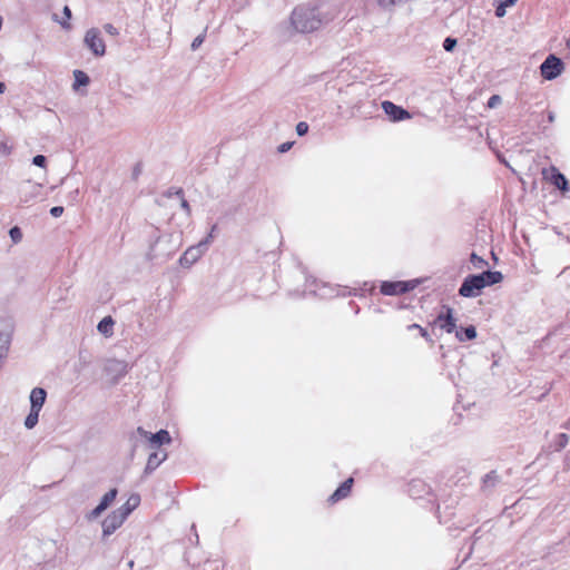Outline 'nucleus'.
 I'll list each match as a JSON object with an SVG mask.
<instances>
[{"instance_id": "1", "label": "nucleus", "mask_w": 570, "mask_h": 570, "mask_svg": "<svg viewBox=\"0 0 570 570\" xmlns=\"http://www.w3.org/2000/svg\"><path fill=\"white\" fill-rule=\"evenodd\" d=\"M323 23V17L316 8L299 6L295 8L291 16V27L295 32H313Z\"/></svg>"}, {"instance_id": "2", "label": "nucleus", "mask_w": 570, "mask_h": 570, "mask_svg": "<svg viewBox=\"0 0 570 570\" xmlns=\"http://www.w3.org/2000/svg\"><path fill=\"white\" fill-rule=\"evenodd\" d=\"M499 282V272H484L479 275H469L462 283L459 294L464 297L478 296L488 285Z\"/></svg>"}, {"instance_id": "3", "label": "nucleus", "mask_w": 570, "mask_h": 570, "mask_svg": "<svg viewBox=\"0 0 570 570\" xmlns=\"http://www.w3.org/2000/svg\"><path fill=\"white\" fill-rule=\"evenodd\" d=\"M541 75L543 78L548 80H552L557 78L563 70V63L561 59L558 57L550 55L548 58L542 62L541 67Z\"/></svg>"}, {"instance_id": "4", "label": "nucleus", "mask_w": 570, "mask_h": 570, "mask_svg": "<svg viewBox=\"0 0 570 570\" xmlns=\"http://www.w3.org/2000/svg\"><path fill=\"white\" fill-rule=\"evenodd\" d=\"M85 45L92 51L95 56H104L106 52L105 42L100 37L99 30L91 28L86 32Z\"/></svg>"}, {"instance_id": "5", "label": "nucleus", "mask_w": 570, "mask_h": 570, "mask_svg": "<svg viewBox=\"0 0 570 570\" xmlns=\"http://www.w3.org/2000/svg\"><path fill=\"white\" fill-rule=\"evenodd\" d=\"M137 433L148 440L149 446L151 449H156L163 444H169L171 442L170 434L167 430H160L153 434L139 426L137 429Z\"/></svg>"}, {"instance_id": "6", "label": "nucleus", "mask_w": 570, "mask_h": 570, "mask_svg": "<svg viewBox=\"0 0 570 570\" xmlns=\"http://www.w3.org/2000/svg\"><path fill=\"white\" fill-rule=\"evenodd\" d=\"M207 249L200 245L189 246L179 258V264L184 268L191 267L206 252Z\"/></svg>"}, {"instance_id": "7", "label": "nucleus", "mask_w": 570, "mask_h": 570, "mask_svg": "<svg viewBox=\"0 0 570 570\" xmlns=\"http://www.w3.org/2000/svg\"><path fill=\"white\" fill-rule=\"evenodd\" d=\"M126 518L122 513L117 510L112 511L108 514L102 521V535L108 537L112 534L121 524L125 522Z\"/></svg>"}, {"instance_id": "8", "label": "nucleus", "mask_w": 570, "mask_h": 570, "mask_svg": "<svg viewBox=\"0 0 570 570\" xmlns=\"http://www.w3.org/2000/svg\"><path fill=\"white\" fill-rule=\"evenodd\" d=\"M382 108H383L384 112L393 121H400V120L411 118V115L409 114V111H406L405 109H403L400 106H396L395 104H393L391 101H383Z\"/></svg>"}, {"instance_id": "9", "label": "nucleus", "mask_w": 570, "mask_h": 570, "mask_svg": "<svg viewBox=\"0 0 570 570\" xmlns=\"http://www.w3.org/2000/svg\"><path fill=\"white\" fill-rule=\"evenodd\" d=\"M414 285L405 282H384L381 286V292L384 295H399L413 289Z\"/></svg>"}, {"instance_id": "10", "label": "nucleus", "mask_w": 570, "mask_h": 570, "mask_svg": "<svg viewBox=\"0 0 570 570\" xmlns=\"http://www.w3.org/2000/svg\"><path fill=\"white\" fill-rule=\"evenodd\" d=\"M47 397V392L42 387H35L30 393V409L41 411Z\"/></svg>"}, {"instance_id": "11", "label": "nucleus", "mask_w": 570, "mask_h": 570, "mask_svg": "<svg viewBox=\"0 0 570 570\" xmlns=\"http://www.w3.org/2000/svg\"><path fill=\"white\" fill-rule=\"evenodd\" d=\"M166 459H167V453L165 451H155V452L150 453L147 464H146V468H145V472L146 473L153 472Z\"/></svg>"}, {"instance_id": "12", "label": "nucleus", "mask_w": 570, "mask_h": 570, "mask_svg": "<svg viewBox=\"0 0 570 570\" xmlns=\"http://www.w3.org/2000/svg\"><path fill=\"white\" fill-rule=\"evenodd\" d=\"M436 323L448 333H452L456 327L455 320L452 315V308H448L445 315H439Z\"/></svg>"}, {"instance_id": "13", "label": "nucleus", "mask_w": 570, "mask_h": 570, "mask_svg": "<svg viewBox=\"0 0 570 570\" xmlns=\"http://www.w3.org/2000/svg\"><path fill=\"white\" fill-rule=\"evenodd\" d=\"M353 484V478L347 479L336 491L331 495L330 500L336 502L348 495Z\"/></svg>"}, {"instance_id": "14", "label": "nucleus", "mask_w": 570, "mask_h": 570, "mask_svg": "<svg viewBox=\"0 0 570 570\" xmlns=\"http://www.w3.org/2000/svg\"><path fill=\"white\" fill-rule=\"evenodd\" d=\"M140 502V498L137 494H132L129 497L127 502L122 504L120 508L117 509L118 512L122 513L124 517L127 519V517L131 513L134 509L138 507Z\"/></svg>"}, {"instance_id": "15", "label": "nucleus", "mask_w": 570, "mask_h": 570, "mask_svg": "<svg viewBox=\"0 0 570 570\" xmlns=\"http://www.w3.org/2000/svg\"><path fill=\"white\" fill-rule=\"evenodd\" d=\"M114 320L111 318V316H106L104 317L99 323H98V326H97V330L99 331V333H101L102 335H105L106 337H109L112 335V326H114Z\"/></svg>"}, {"instance_id": "16", "label": "nucleus", "mask_w": 570, "mask_h": 570, "mask_svg": "<svg viewBox=\"0 0 570 570\" xmlns=\"http://www.w3.org/2000/svg\"><path fill=\"white\" fill-rule=\"evenodd\" d=\"M106 371L117 372L119 376H122L127 373V364L122 361L110 360L106 365Z\"/></svg>"}, {"instance_id": "17", "label": "nucleus", "mask_w": 570, "mask_h": 570, "mask_svg": "<svg viewBox=\"0 0 570 570\" xmlns=\"http://www.w3.org/2000/svg\"><path fill=\"white\" fill-rule=\"evenodd\" d=\"M551 171H552L551 180H552L553 185L561 190H567L568 189V180L564 177V175L559 173L554 167L551 168Z\"/></svg>"}, {"instance_id": "18", "label": "nucleus", "mask_w": 570, "mask_h": 570, "mask_svg": "<svg viewBox=\"0 0 570 570\" xmlns=\"http://www.w3.org/2000/svg\"><path fill=\"white\" fill-rule=\"evenodd\" d=\"M166 196L167 197L177 196L179 198V204H180L181 209L186 213V215L188 217L191 215V209H190L189 203L184 198L181 189H177L175 191L168 190Z\"/></svg>"}, {"instance_id": "19", "label": "nucleus", "mask_w": 570, "mask_h": 570, "mask_svg": "<svg viewBox=\"0 0 570 570\" xmlns=\"http://www.w3.org/2000/svg\"><path fill=\"white\" fill-rule=\"evenodd\" d=\"M75 82L73 89L77 90L81 86H87L90 81L88 75L81 70L73 71Z\"/></svg>"}, {"instance_id": "20", "label": "nucleus", "mask_w": 570, "mask_h": 570, "mask_svg": "<svg viewBox=\"0 0 570 570\" xmlns=\"http://www.w3.org/2000/svg\"><path fill=\"white\" fill-rule=\"evenodd\" d=\"M39 413H40V411L30 409V412H29L28 416L24 420V426L27 429L30 430V429H33L37 425L38 420H39Z\"/></svg>"}, {"instance_id": "21", "label": "nucleus", "mask_w": 570, "mask_h": 570, "mask_svg": "<svg viewBox=\"0 0 570 570\" xmlns=\"http://www.w3.org/2000/svg\"><path fill=\"white\" fill-rule=\"evenodd\" d=\"M117 489L109 490L101 499L100 503L108 508L117 497Z\"/></svg>"}, {"instance_id": "22", "label": "nucleus", "mask_w": 570, "mask_h": 570, "mask_svg": "<svg viewBox=\"0 0 570 570\" xmlns=\"http://www.w3.org/2000/svg\"><path fill=\"white\" fill-rule=\"evenodd\" d=\"M9 235H10L11 240H12L14 244L20 243V242H21V239H22V232H21V229H20L18 226L12 227V228L9 230Z\"/></svg>"}, {"instance_id": "23", "label": "nucleus", "mask_w": 570, "mask_h": 570, "mask_svg": "<svg viewBox=\"0 0 570 570\" xmlns=\"http://www.w3.org/2000/svg\"><path fill=\"white\" fill-rule=\"evenodd\" d=\"M106 505L99 503L91 512L88 513V520H95L101 515V513L106 510Z\"/></svg>"}, {"instance_id": "24", "label": "nucleus", "mask_w": 570, "mask_h": 570, "mask_svg": "<svg viewBox=\"0 0 570 570\" xmlns=\"http://www.w3.org/2000/svg\"><path fill=\"white\" fill-rule=\"evenodd\" d=\"M106 505L99 503L91 512L88 513V520H95L101 515V513L106 510Z\"/></svg>"}, {"instance_id": "25", "label": "nucleus", "mask_w": 570, "mask_h": 570, "mask_svg": "<svg viewBox=\"0 0 570 570\" xmlns=\"http://www.w3.org/2000/svg\"><path fill=\"white\" fill-rule=\"evenodd\" d=\"M217 229V225H213L212 228H210V232L209 234L206 236V238H204L203 240L199 242L200 245H203L206 249L208 247V245H210L213 238H214V233L216 232Z\"/></svg>"}, {"instance_id": "26", "label": "nucleus", "mask_w": 570, "mask_h": 570, "mask_svg": "<svg viewBox=\"0 0 570 570\" xmlns=\"http://www.w3.org/2000/svg\"><path fill=\"white\" fill-rule=\"evenodd\" d=\"M456 43V39L448 37L443 42V48L445 51H452L455 48Z\"/></svg>"}, {"instance_id": "27", "label": "nucleus", "mask_w": 570, "mask_h": 570, "mask_svg": "<svg viewBox=\"0 0 570 570\" xmlns=\"http://www.w3.org/2000/svg\"><path fill=\"white\" fill-rule=\"evenodd\" d=\"M205 40V33L197 36L191 42V50H197Z\"/></svg>"}, {"instance_id": "28", "label": "nucleus", "mask_w": 570, "mask_h": 570, "mask_svg": "<svg viewBox=\"0 0 570 570\" xmlns=\"http://www.w3.org/2000/svg\"><path fill=\"white\" fill-rule=\"evenodd\" d=\"M308 131V125L305 121H301L296 125V132L298 136H304Z\"/></svg>"}, {"instance_id": "29", "label": "nucleus", "mask_w": 570, "mask_h": 570, "mask_svg": "<svg viewBox=\"0 0 570 570\" xmlns=\"http://www.w3.org/2000/svg\"><path fill=\"white\" fill-rule=\"evenodd\" d=\"M518 0H501V18L505 13V8L512 7Z\"/></svg>"}, {"instance_id": "30", "label": "nucleus", "mask_w": 570, "mask_h": 570, "mask_svg": "<svg viewBox=\"0 0 570 570\" xmlns=\"http://www.w3.org/2000/svg\"><path fill=\"white\" fill-rule=\"evenodd\" d=\"M46 161H47V159L42 155H37L32 159V164L38 166V167H45L46 166Z\"/></svg>"}, {"instance_id": "31", "label": "nucleus", "mask_w": 570, "mask_h": 570, "mask_svg": "<svg viewBox=\"0 0 570 570\" xmlns=\"http://www.w3.org/2000/svg\"><path fill=\"white\" fill-rule=\"evenodd\" d=\"M464 335L466 340H473L476 336V331L474 326H469L464 330Z\"/></svg>"}, {"instance_id": "32", "label": "nucleus", "mask_w": 570, "mask_h": 570, "mask_svg": "<svg viewBox=\"0 0 570 570\" xmlns=\"http://www.w3.org/2000/svg\"><path fill=\"white\" fill-rule=\"evenodd\" d=\"M104 29L107 33L111 35V36H117L118 35V29L116 27H114L111 23H106L104 26Z\"/></svg>"}, {"instance_id": "33", "label": "nucleus", "mask_w": 570, "mask_h": 570, "mask_svg": "<svg viewBox=\"0 0 570 570\" xmlns=\"http://www.w3.org/2000/svg\"><path fill=\"white\" fill-rule=\"evenodd\" d=\"M11 147L6 141L0 142V155H9Z\"/></svg>"}, {"instance_id": "34", "label": "nucleus", "mask_w": 570, "mask_h": 570, "mask_svg": "<svg viewBox=\"0 0 570 570\" xmlns=\"http://www.w3.org/2000/svg\"><path fill=\"white\" fill-rule=\"evenodd\" d=\"M63 213V207L61 206H55L50 209V214L53 216V217H59L61 216Z\"/></svg>"}, {"instance_id": "35", "label": "nucleus", "mask_w": 570, "mask_h": 570, "mask_svg": "<svg viewBox=\"0 0 570 570\" xmlns=\"http://www.w3.org/2000/svg\"><path fill=\"white\" fill-rule=\"evenodd\" d=\"M568 441H569V438H568V435H567V434L562 433V434H560V435H559V446H560V448L566 446V444L568 443Z\"/></svg>"}, {"instance_id": "36", "label": "nucleus", "mask_w": 570, "mask_h": 570, "mask_svg": "<svg viewBox=\"0 0 570 570\" xmlns=\"http://www.w3.org/2000/svg\"><path fill=\"white\" fill-rule=\"evenodd\" d=\"M52 19H53L55 21L59 22V23L61 24V27H62V28H65V29H68V30H69V29L71 28V24H70L67 20H66V21H60V20L58 19V16H57V14H53Z\"/></svg>"}, {"instance_id": "37", "label": "nucleus", "mask_w": 570, "mask_h": 570, "mask_svg": "<svg viewBox=\"0 0 570 570\" xmlns=\"http://www.w3.org/2000/svg\"><path fill=\"white\" fill-rule=\"evenodd\" d=\"M499 102V95H493L490 99H489V102H488V106L490 108H493L497 106V104Z\"/></svg>"}, {"instance_id": "38", "label": "nucleus", "mask_w": 570, "mask_h": 570, "mask_svg": "<svg viewBox=\"0 0 570 570\" xmlns=\"http://www.w3.org/2000/svg\"><path fill=\"white\" fill-rule=\"evenodd\" d=\"M471 259H472V262H473L474 266H476V267H479V265H478V264L483 263V259H482V258H480V257H478L475 254H472Z\"/></svg>"}, {"instance_id": "39", "label": "nucleus", "mask_w": 570, "mask_h": 570, "mask_svg": "<svg viewBox=\"0 0 570 570\" xmlns=\"http://www.w3.org/2000/svg\"><path fill=\"white\" fill-rule=\"evenodd\" d=\"M63 14H65L67 20H69L71 18V10L69 9L68 6L63 7Z\"/></svg>"}, {"instance_id": "40", "label": "nucleus", "mask_w": 570, "mask_h": 570, "mask_svg": "<svg viewBox=\"0 0 570 570\" xmlns=\"http://www.w3.org/2000/svg\"><path fill=\"white\" fill-rule=\"evenodd\" d=\"M289 148H291V144L285 142V144L281 145L279 151L284 153V151H287Z\"/></svg>"}, {"instance_id": "41", "label": "nucleus", "mask_w": 570, "mask_h": 570, "mask_svg": "<svg viewBox=\"0 0 570 570\" xmlns=\"http://www.w3.org/2000/svg\"><path fill=\"white\" fill-rule=\"evenodd\" d=\"M489 145H490V148L493 150V153L499 156V150H498L497 146L493 145L492 140L489 141Z\"/></svg>"}, {"instance_id": "42", "label": "nucleus", "mask_w": 570, "mask_h": 570, "mask_svg": "<svg viewBox=\"0 0 570 570\" xmlns=\"http://www.w3.org/2000/svg\"><path fill=\"white\" fill-rule=\"evenodd\" d=\"M495 3H497V0H494L493 6L495 7L494 13L497 17H499V4L495 6Z\"/></svg>"}, {"instance_id": "43", "label": "nucleus", "mask_w": 570, "mask_h": 570, "mask_svg": "<svg viewBox=\"0 0 570 570\" xmlns=\"http://www.w3.org/2000/svg\"><path fill=\"white\" fill-rule=\"evenodd\" d=\"M6 90V85L3 82H0V94H3Z\"/></svg>"}, {"instance_id": "44", "label": "nucleus", "mask_w": 570, "mask_h": 570, "mask_svg": "<svg viewBox=\"0 0 570 570\" xmlns=\"http://www.w3.org/2000/svg\"><path fill=\"white\" fill-rule=\"evenodd\" d=\"M494 472L487 475L485 483H488L490 480H492Z\"/></svg>"}, {"instance_id": "45", "label": "nucleus", "mask_w": 570, "mask_h": 570, "mask_svg": "<svg viewBox=\"0 0 570 570\" xmlns=\"http://www.w3.org/2000/svg\"><path fill=\"white\" fill-rule=\"evenodd\" d=\"M491 254H492L493 259H494V261H498V257H497L495 252H494V250H492V252H491Z\"/></svg>"}, {"instance_id": "46", "label": "nucleus", "mask_w": 570, "mask_h": 570, "mask_svg": "<svg viewBox=\"0 0 570 570\" xmlns=\"http://www.w3.org/2000/svg\"><path fill=\"white\" fill-rule=\"evenodd\" d=\"M456 337L459 338V341H463V337L460 335L459 332H456Z\"/></svg>"}, {"instance_id": "47", "label": "nucleus", "mask_w": 570, "mask_h": 570, "mask_svg": "<svg viewBox=\"0 0 570 570\" xmlns=\"http://www.w3.org/2000/svg\"><path fill=\"white\" fill-rule=\"evenodd\" d=\"M32 187L35 188V195H36L39 186H32Z\"/></svg>"}, {"instance_id": "48", "label": "nucleus", "mask_w": 570, "mask_h": 570, "mask_svg": "<svg viewBox=\"0 0 570 570\" xmlns=\"http://www.w3.org/2000/svg\"><path fill=\"white\" fill-rule=\"evenodd\" d=\"M128 566H129L130 568H132V567H134V561H129Z\"/></svg>"}]
</instances>
